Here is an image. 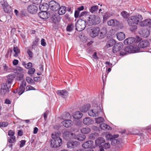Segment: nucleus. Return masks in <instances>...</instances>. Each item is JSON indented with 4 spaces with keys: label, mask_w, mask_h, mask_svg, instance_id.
<instances>
[{
    "label": "nucleus",
    "mask_w": 151,
    "mask_h": 151,
    "mask_svg": "<svg viewBox=\"0 0 151 151\" xmlns=\"http://www.w3.org/2000/svg\"><path fill=\"white\" fill-rule=\"evenodd\" d=\"M151 24V19H148L142 21H140L139 24L141 27H145L147 26H150Z\"/></svg>",
    "instance_id": "f3484780"
},
{
    "label": "nucleus",
    "mask_w": 151,
    "mask_h": 151,
    "mask_svg": "<svg viewBox=\"0 0 151 151\" xmlns=\"http://www.w3.org/2000/svg\"><path fill=\"white\" fill-rule=\"evenodd\" d=\"M115 43V41L113 39H111L108 41L107 45L109 47H110L113 46Z\"/></svg>",
    "instance_id": "58836bf2"
},
{
    "label": "nucleus",
    "mask_w": 151,
    "mask_h": 151,
    "mask_svg": "<svg viewBox=\"0 0 151 151\" xmlns=\"http://www.w3.org/2000/svg\"><path fill=\"white\" fill-rule=\"evenodd\" d=\"M123 47V45L122 43H119L115 44L114 45L112 51L114 53H116L120 50Z\"/></svg>",
    "instance_id": "9b49d317"
},
{
    "label": "nucleus",
    "mask_w": 151,
    "mask_h": 151,
    "mask_svg": "<svg viewBox=\"0 0 151 151\" xmlns=\"http://www.w3.org/2000/svg\"><path fill=\"white\" fill-rule=\"evenodd\" d=\"M35 71V69L33 68H30L27 72V73L29 75L33 74Z\"/></svg>",
    "instance_id": "3c124183"
},
{
    "label": "nucleus",
    "mask_w": 151,
    "mask_h": 151,
    "mask_svg": "<svg viewBox=\"0 0 151 151\" xmlns=\"http://www.w3.org/2000/svg\"><path fill=\"white\" fill-rule=\"evenodd\" d=\"M14 132L13 131L10 130L8 132V135L10 136V137L14 136Z\"/></svg>",
    "instance_id": "69168bd1"
},
{
    "label": "nucleus",
    "mask_w": 151,
    "mask_h": 151,
    "mask_svg": "<svg viewBox=\"0 0 151 151\" xmlns=\"http://www.w3.org/2000/svg\"><path fill=\"white\" fill-rule=\"evenodd\" d=\"M83 123L86 125H89L92 124L93 121L89 117H86L83 119Z\"/></svg>",
    "instance_id": "cd10ccee"
},
{
    "label": "nucleus",
    "mask_w": 151,
    "mask_h": 151,
    "mask_svg": "<svg viewBox=\"0 0 151 151\" xmlns=\"http://www.w3.org/2000/svg\"><path fill=\"white\" fill-rule=\"evenodd\" d=\"M116 35L117 39L119 41L124 40L125 38V34L122 32L117 33Z\"/></svg>",
    "instance_id": "2f4dec72"
},
{
    "label": "nucleus",
    "mask_w": 151,
    "mask_h": 151,
    "mask_svg": "<svg viewBox=\"0 0 151 151\" xmlns=\"http://www.w3.org/2000/svg\"><path fill=\"white\" fill-rule=\"evenodd\" d=\"M35 90L36 89L35 88H34L32 86H30V85H28L26 87V91H27L29 90Z\"/></svg>",
    "instance_id": "603ef678"
},
{
    "label": "nucleus",
    "mask_w": 151,
    "mask_h": 151,
    "mask_svg": "<svg viewBox=\"0 0 151 151\" xmlns=\"http://www.w3.org/2000/svg\"><path fill=\"white\" fill-rule=\"evenodd\" d=\"M91 130L90 128L88 127H83L81 130V132L83 134H88L90 132Z\"/></svg>",
    "instance_id": "72a5a7b5"
},
{
    "label": "nucleus",
    "mask_w": 151,
    "mask_h": 151,
    "mask_svg": "<svg viewBox=\"0 0 151 151\" xmlns=\"http://www.w3.org/2000/svg\"><path fill=\"white\" fill-rule=\"evenodd\" d=\"M143 129H144V130L146 129L147 130H151V124L144 129L140 127L137 128V129L135 130V132L133 133V134L139 135L141 139H145L147 137L146 135L144 134L143 133L139 131L140 130H141L142 131Z\"/></svg>",
    "instance_id": "39448f33"
},
{
    "label": "nucleus",
    "mask_w": 151,
    "mask_h": 151,
    "mask_svg": "<svg viewBox=\"0 0 151 151\" xmlns=\"http://www.w3.org/2000/svg\"><path fill=\"white\" fill-rule=\"evenodd\" d=\"M32 2L34 4H39L42 2V0H31Z\"/></svg>",
    "instance_id": "4d7b16f0"
},
{
    "label": "nucleus",
    "mask_w": 151,
    "mask_h": 151,
    "mask_svg": "<svg viewBox=\"0 0 151 151\" xmlns=\"http://www.w3.org/2000/svg\"><path fill=\"white\" fill-rule=\"evenodd\" d=\"M72 121L67 119L65 120L62 122V124L66 127H68L71 126L73 124Z\"/></svg>",
    "instance_id": "b1692460"
},
{
    "label": "nucleus",
    "mask_w": 151,
    "mask_h": 151,
    "mask_svg": "<svg viewBox=\"0 0 151 151\" xmlns=\"http://www.w3.org/2000/svg\"><path fill=\"white\" fill-rule=\"evenodd\" d=\"M42 79V78L40 77H36L34 78V81L35 82H39Z\"/></svg>",
    "instance_id": "0e129e2a"
},
{
    "label": "nucleus",
    "mask_w": 151,
    "mask_h": 151,
    "mask_svg": "<svg viewBox=\"0 0 151 151\" xmlns=\"http://www.w3.org/2000/svg\"><path fill=\"white\" fill-rule=\"evenodd\" d=\"M11 87L9 86L5 83H3L1 86L0 89V94L4 96L7 94L9 91V89Z\"/></svg>",
    "instance_id": "0eeeda50"
},
{
    "label": "nucleus",
    "mask_w": 151,
    "mask_h": 151,
    "mask_svg": "<svg viewBox=\"0 0 151 151\" xmlns=\"http://www.w3.org/2000/svg\"><path fill=\"white\" fill-rule=\"evenodd\" d=\"M106 137L107 140H111L113 139V135L111 134H108L106 135Z\"/></svg>",
    "instance_id": "6e6d98bb"
},
{
    "label": "nucleus",
    "mask_w": 151,
    "mask_h": 151,
    "mask_svg": "<svg viewBox=\"0 0 151 151\" xmlns=\"http://www.w3.org/2000/svg\"><path fill=\"white\" fill-rule=\"evenodd\" d=\"M27 53L30 58H32L33 57V53L31 50H30L28 49L27 50Z\"/></svg>",
    "instance_id": "e2e57ef3"
},
{
    "label": "nucleus",
    "mask_w": 151,
    "mask_h": 151,
    "mask_svg": "<svg viewBox=\"0 0 151 151\" xmlns=\"http://www.w3.org/2000/svg\"><path fill=\"white\" fill-rule=\"evenodd\" d=\"M122 16L124 18H126L127 17V15L128 13L125 12L123 11L121 13Z\"/></svg>",
    "instance_id": "13d9d810"
},
{
    "label": "nucleus",
    "mask_w": 151,
    "mask_h": 151,
    "mask_svg": "<svg viewBox=\"0 0 151 151\" xmlns=\"http://www.w3.org/2000/svg\"><path fill=\"white\" fill-rule=\"evenodd\" d=\"M90 35L92 37H95L98 36L99 33L100 29L98 27H94L91 29Z\"/></svg>",
    "instance_id": "ddd939ff"
},
{
    "label": "nucleus",
    "mask_w": 151,
    "mask_h": 151,
    "mask_svg": "<svg viewBox=\"0 0 151 151\" xmlns=\"http://www.w3.org/2000/svg\"><path fill=\"white\" fill-rule=\"evenodd\" d=\"M8 124L7 122H3L0 123V127H5L7 126Z\"/></svg>",
    "instance_id": "5fc2aeb1"
},
{
    "label": "nucleus",
    "mask_w": 151,
    "mask_h": 151,
    "mask_svg": "<svg viewBox=\"0 0 151 151\" xmlns=\"http://www.w3.org/2000/svg\"><path fill=\"white\" fill-rule=\"evenodd\" d=\"M86 22L84 20L78 21L76 24V29L80 32L84 29L86 27Z\"/></svg>",
    "instance_id": "423d86ee"
},
{
    "label": "nucleus",
    "mask_w": 151,
    "mask_h": 151,
    "mask_svg": "<svg viewBox=\"0 0 151 151\" xmlns=\"http://www.w3.org/2000/svg\"><path fill=\"white\" fill-rule=\"evenodd\" d=\"M150 45L149 42L147 40H142L138 44L139 47L144 48L147 47Z\"/></svg>",
    "instance_id": "412c9836"
},
{
    "label": "nucleus",
    "mask_w": 151,
    "mask_h": 151,
    "mask_svg": "<svg viewBox=\"0 0 151 151\" xmlns=\"http://www.w3.org/2000/svg\"><path fill=\"white\" fill-rule=\"evenodd\" d=\"M99 37L100 39H102L104 37L107 32V31L106 28L105 27H103L100 31Z\"/></svg>",
    "instance_id": "5701e85b"
},
{
    "label": "nucleus",
    "mask_w": 151,
    "mask_h": 151,
    "mask_svg": "<svg viewBox=\"0 0 151 151\" xmlns=\"http://www.w3.org/2000/svg\"><path fill=\"white\" fill-rule=\"evenodd\" d=\"M49 7V4L46 3H43L42 4L40 5L39 6L40 10L42 12H47Z\"/></svg>",
    "instance_id": "4be33fe9"
},
{
    "label": "nucleus",
    "mask_w": 151,
    "mask_h": 151,
    "mask_svg": "<svg viewBox=\"0 0 151 151\" xmlns=\"http://www.w3.org/2000/svg\"><path fill=\"white\" fill-rule=\"evenodd\" d=\"M26 82L23 80L20 84L18 90V94L19 95L22 94L25 90V87L26 86Z\"/></svg>",
    "instance_id": "1a4fd4ad"
},
{
    "label": "nucleus",
    "mask_w": 151,
    "mask_h": 151,
    "mask_svg": "<svg viewBox=\"0 0 151 151\" xmlns=\"http://www.w3.org/2000/svg\"><path fill=\"white\" fill-rule=\"evenodd\" d=\"M86 138V136L82 134H79L77 135H75L74 137V139H77L80 141L83 140Z\"/></svg>",
    "instance_id": "473e14b6"
},
{
    "label": "nucleus",
    "mask_w": 151,
    "mask_h": 151,
    "mask_svg": "<svg viewBox=\"0 0 151 151\" xmlns=\"http://www.w3.org/2000/svg\"><path fill=\"white\" fill-rule=\"evenodd\" d=\"M73 25L72 24L68 25L67 26L66 28L67 31L71 32L73 30Z\"/></svg>",
    "instance_id": "49530a36"
},
{
    "label": "nucleus",
    "mask_w": 151,
    "mask_h": 151,
    "mask_svg": "<svg viewBox=\"0 0 151 151\" xmlns=\"http://www.w3.org/2000/svg\"><path fill=\"white\" fill-rule=\"evenodd\" d=\"M13 50L14 52L15 53L14 55V56L15 57H17L18 55V54L19 52V50L18 48V47H14L13 48Z\"/></svg>",
    "instance_id": "c03bdc74"
},
{
    "label": "nucleus",
    "mask_w": 151,
    "mask_h": 151,
    "mask_svg": "<svg viewBox=\"0 0 151 151\" xmlns=\"http://www.w3.org/2000/svg\"><path fill=\"white\" fill-rule=\"evenodd\" d=\"M111 140V144L113 145H114L113 143H114V145H116V144H117L118 142H119V141H118L117 139H113Z\"/></svg>",
    "instance_id": "774afa93"
},
{
    "label": "nucleus",
    "mask_w": 151,
    "mask_h": 151,
    "mask_svg": "<svg viewBox=\"0 0 151 151\" xmlns=\"http://www.w3.org/2000/svg\"><path fill=\"white\" fill-rule=\"evenodd\" d=\"M16 141L15 137L13 136L10 137V139H9L8 141L9 143H13Z\"/></svg>",
    "instance_id": "8fccbe9b"
},
{
    "label": "nucleus",
    "mask_w": 151,
    "mask_h": 151,
    "mask_svg": "<svg viewBox=\"0 0 151 151\" xmlns=\"http://www.w3.org/2000/svg\"><path fill=\"white\" fill-rule=\"evenodd\" d=\"M132 48V47L131 46H130L125 47L124 49V51L126 52L131 53H132L131 49Z\"/></svg>",
    "instance_id": "a18cd8bd"
},
{
    "label": "nucleus",
    "mask_w": 151,
    "mask_h": 151,
    "mask_svg": "<svg viewBox=\"0 0 151 151\" xmlns=\"http://www.w3.org/2000/svg\"><path fill=\"white\" fill-rule=\"evenodd\" d=\"M52 139L51 140L50 146L53 148H57L60 146L62 144L61 139L57 136L55 133H53L51 135Z\"/></svg>",
    "instance_id": "f03ea898"
},
{
    "label": "nucleus",
    "mask_w": 151,
    "mask_h": 151,
    "mask_svg": "<svg viewBox=\"0 0 151 151\" xmlns=\"http://www.w3.org/2000/svg\"><path fill=\"white\" fill-rule=\"evenodd\" d=\"M49 8L53 11H57L60 6V5L57 2L52 0L49 2Z\"/></svg>",
    "instance_id": "6e6552de"
},
{
    "label": "nucleus",
    "mask_w": 151,
    "mask_h": 151,
    "mask_svg": "<svg viewBox=\"0 0 151 151\" xmlns=\"http://www.w3.org/2000/svg\"><path fill=\"white\" fill-rule=\"evenodd\" d=\"M23 77V75L22 73H18L17 76V80L20 81L22 80Z\"/></svg>",
    "instance_id": "de8ad7c7"
},
{
    "label": "nucleus",
    "mask_w": 151,
    "mask_h": 151,
    "mask_svg": "<svg viewBox=\"0 0 151 151\" xmlns=\"http://www.w3.org/2000/svg\"><path fill=\"white\" fill-rule=\"evenodd\" d=\"M3 68L4 71L6 72H8L9 68L6 64H2Z\"/></svg>",
    "instance_id": "052dcab7"
},
{
    "label": "nucleus",
    "mask_w": 151,
    "mask_h": 151,
    "mask_svg": "<svg viewBox=\"0 0 151 151\" xmlns=\"http://www.w3.org/2000/svg\"><path fill=\"white\" fill-rule=\"evenodd\" d=\"M26 141L25 140H22L20 141V147H23L26 143Z\"/></svg>",
    "instance_id": "338daca9"
},
{
    "label": "nucleus",
    "mask_w": 151,
    "mask_h": 151,
    "mask_svg": "<svg viewBox=\"0 0 151 151\" xmlns=\"http://www.w3.org/2000/svg\"><path fill=\"white\" fill-rule=\"evenodd\" d=\"M98 136V133L97 132H94L90 134L89 138L91 139H94L97 138Z\"/></svg>",
    "instance_id": "ea45409f"
},
{
    "label": "nucleus",
    "mask_w": 151,
    "mask_h": 151,
    "mask_svg": "<svg viewBox=\"0 0 151 151\" xmlns=\"http://www.w3.org/2000/svg\"><path fill=\"white\" fill-rule=\"evenodd\" d=\"M26 80L29 84L33 85L35 84V82L30 78L29 77H27Z\"/></svg>",
    "instance_id": "79ce46f5"
},
{
    "label": "nucleus",
    "mask_w": 151,
    "mask_h": 151,
    "mask_svg": "<svg viewBox=\"0 0 151 151\" xmlns=\"http://www.w3.org/2000/svg\"><path fill=\"white\" fill-rule=\"evenodd\" d=\"M92 106L93 108L88 111V115L91 116L96 117L101 113L103 114L102 105L99 102L94 100L92 102Z\"/></svg>",
    "instance_id": "f257e3e1"
},
{
    "label": "nucleus",
    "mask_w": 151,
    "mask_h": 151,
    "mask_svg": "<svg viewBox=\"0 0 151 151\" xmlns=\"http://www.w3.org/2000/svg\"><path fill=\"white\" fill-rule=\"evenodd\" d=\"M100 128L102 129L105 130H111V128L109 126L105 123L101 124L99 125Z\"/></svg>",
    "instance_id": "7c9ffc66"
},
{
    "label": "nucleus",
    "mask_w": 151,
    "mask_h": 151,
    "mask_svg": "<svg viewBox=\"0 0 151 151\" xmlns=\"http://www.w3.org/2000/svg\"><path fill=\"white\" fill-rule=\"evenodd\" d=\"M135 38L134 37H129L124 40V43L125 45H130L135 42Z\"/></svg>",
    "instance_id": "393cba45"
},
{
    "label": "nucleus",
    "mask_w": 151,
    "mask_h": 151,
    "mask_svg": "<svg viewBox=\"0 0 151 151\" xmlns=\"http://www.w3.org/2000/svg\"><path fill=\"white\" fill-rule=\"evenodd\" d=\"M142 19V15L138 14L131 16L128 19L127 22L128 24H139L140 22L141 21Z\"/></svg>",
    "instance_id": "20e7f679"
},
{
    "label": "nucleus",
    "mask_w": 151,
    "mask_h": 151,
    "mask_svg": "<svg viewBox=\"0 0 151 151\" xmlns=\"http://www.w3.org/2000/svg\"><path fill=\"white\" fill-rule=\"evenodd\" d=\"M96 122L98 124L103 123L104 121V118L102 117H99L95 119Z\"/></svg>",
    "instance_id": "a19ab883"
},
{
    "label": "nucleus",
    "mask_w": 151,
    "mask_h": 151,
    "mask_svg": "<svg viewBox=\"0 0 151 151\" xmlns=\"http://www.w3.org/2000/svg\"><path fill=\"white\" fill-rule=\"evenodd\" d=\"M105 64L106 65V67H110L112 68L113 66L112 64L108 61H106Z\"/></svg>",
    "instance_id": "680f3d73"
},
{
    "label": "nucleus",
    "mask_w": 151,
    "mask_h": 151,
    "mask_svg": "<svg viewBox=\"0 0 151 151\" xmlns=\"http://www.w3.org/2000/svg\"><path fill=\"white\" fill-rule=\"evenodd\" d=\"M39 17L41 19H45L48 18L50 16V14L45 12L41 11L38 14Z\"/></svg>",
    "instance_id": "4468645a"
},
{
    "label": "nucleus",
    "mask_w": 151,
    "mask_h": 151,
    "mask_svg": "<svg viewBox=\"0 0 151 151\" xmlns=\"http://www.w3.org/2000/svg\"><path fill=\"white\" fill-rule=\"evenodd\" d=\"M99 9V7L97 5L92 6L89 10L90 12L92 14L94 13Z\"/></svg>",
    "instance_id": "e433bc0d"
},
{
    "label": "nucleus",
    "mask_w": 151,
    "mask_h": 151,
    "mask_svg": "<svg viewBox=\"0 0 151 151\" xmlns=\"http://www.w3.org/2000/svg\"><path fill=\"white\" fill-rule=\"evenodd\" d=\"M110 145L109 143H105L102 147L103 148L107 149L110 148Z\"/></svg>",
    "instance_id": "864d4df0"
},
{
    "label": "nucleus",
    "mask_w": 151,
    "mask_h": 151,
    "mask_svg": "<svg viewBox=\"0 0 151 151\" xmlns=\"http://www.w3.org/2000/svg\"><path fill=\"white\" fill-rule=\"evenodd\" d=\"M79 143L76 141L68 142L67 143L68 148H71L76 147L79 145Z\"/></svg>",
    "instance_id": "a211bd4d"
},
{
    "label": "nucleus",
    "mask_w": 151,
    "mask_h": 151,
    "mask_svg": "<svg viewBox=\"0 0 151 151\" xmlns=\"http://www.w3.org/2000/svg\"><path fill=\"white\" fill-rule=\"evenodd\" d=\"M89 26L98 24L100 23L101 19L98 16L91 14L87 16L86 21Z\"/></svg>",
    "instance_id": "7ed1b4c3"
},
{
    "label": "nucleus",
    "mask_w": 151,
    "mask_h": 151,
    "mask_svg": "<svg viewBox=\"0 0 151 151\" xmlns=\"http://www.w3.org/2000/svg\"><path fill=\"white\" fill-rule=\"evenodd\" d=\"M93 144V142L92 141L89 140L84 142L82 146L84 148H92L94 147Z\"/></svg>",
    "instance_id": "dca6fc26"
},
{
    "label": "nucleus",
    "mask_w": 151,
    "mask_h": 151,
    "mask_svg": "<svg viewBox=\"0 0 151 151\" xmlns=\"http://www.w3.org/2000/svg\"><path fill=\"white\" fill-rule=\"evenodd\" d=\"M32 63L31 62H29L26 65H25V68L29 69L32 67Z\"/></svg>",
    "instance_id": "bf43d9fd"
},
{
    "label": "nucleus",
    "mask_w": 151,
    "mask_h": 151,
    "mask_svg": "<svg viewBox=\"0 0 151 151\" xmlns=\"http://www.w3.org/2000/svg\"><path fill=\"white\" fill-rule=\"evenodd\" d=\"M90 106V104H87L81 107L80 108V110L82 112H85L88 110Z\"/></svg>",
    "instance_id": "c85d7f7f"
},
{
    "label": "nucleus",
    "mask_w": 151,
    "mask_h": 151,
    "mask_svg": "<svg viewBox=\"0 0 151 151\" xmlns=\"http://www.w3.org/2000/svg\"><path fill=\"white\" fill-rule=\"evenodd\" d=\"M58 94L63 98L67 97L68 95L67 91L65 90L59 91H58Z\"/></svg>",
    "instance_id": "bb28decb"
},
{
    "label": "nucleus",
    "mask_w": 151,
    "mask_h": 151,
    "mask_svg": "<svg viewBox=\"0 0 151 151\" xmlns=\"http://www.w3.org/2000/svg\"><path fill=\"white\" fill-rule=\"evenodd\" d=\"M142 36L144 37H148L150 35L149 31L147 29H145L142 32Z\"/></svg>",
    "instance_id": "4c0bfd02"
},
{
    "label": "nucleus",
    "mask_w": 151,
    "mask_h": 151,
    "mask_svg": "<svg viewBox=\"0 0 151 151\" xmlns=\"http://www.w3.org/2000/svg\"><path fill=\"white\" fill-rule=\"evenodd\" d=\"M27 9L29 13L33 14H35L37 12L38 8L36 6L31 4L28 6Z\"/></svg>",
    "instance_id": "f8f14e48"
},
{
    "label": "nucleus",
    "mask_w": 151,
    "mask_h": 151,
    "mask_svg": "<svg viewBox=\"0 0 151 151\" xmlns=\"http://www.w3.org/2000/svg\"><path fill=\"white\" fill-rule=\"evenodd\" d=\"M105 141V140L104 138L99 137L96 140L95 143L97 145H98L101 143L104 142Z\"/></svg>",
    "instance_id": "c9c22d12"
},
{
    "label": "nucleus",
    "mask_w": 151,
    "mask_h": 151,
    "mask_svg": "<svg viewBox=\"0 0 151 151\" xmlns=\"http://www.w3.org/2000/svg\"><path fill=\"white\" fill-rule=\"evenodd\" d=\"M66 7L64 6H62L59 7L58 9V13L59 15H63L65 14L66 11Z\"/></svg>",
    "instance_id": "a878e982"
},
{
    "label": "nucleus",
    "mask_w": 151,
    "mask_h": 151,
    "mask_svg": "<svg viewBox=\"0 0 151 151\" xmlns=\"http://www.w3.org/2000/svg\"><path fill=\"white\" fill-rule=\"evenodd\" d=\"M14 75L10 74L7 76V79L6 83H5L9 86L11 87V86L12 83L14 79Z\"/></svg>",
    "instance_id": "2eb2a0df"
},
{
    "label": "nucleus",
    "mask_w": 151,
    "mask_h": 151,
    "mask_svg": "<svg viewBox=\"0 0 151 151\" xmlns=\"http://www.w3.org/2000/svg\"><path fill=\"white\" fill-rule=\"evenodd\" d=\"M83 116L82 113L79 111H77L75 112L73 115V118L75 119H79Z\"/></svg>",
    "instance_id": "c756f323"
},
{
    "label": "nucleus",
    "mask_w": 151,
    "mask_h": 151,
    "mask_svg": "<svg viewBox=\"0 0 151 151\" xmlns=\"http://www.w3.org/2000/svg\"><path fill=\"white\" fill-rule=\"evenodd\" d=\"M1 5L6 13H10L12 12V9L11 7L8 4L7 2L4 4L3 5Z\"/></svg>",
    "instance_id": "9d476101"
},
{
    "label": "nucleus",
    "mask_w": 151,
    "mask_h": 151,
    "mask_svg": "<svg viewBox=\"0 0 151 151\" xmlns=\"http://www.w3.org/2000/svg\"><path fill=\"white\" fill-rule=\"evenodd\" d=\"M119 24V22L116 19H110L107 22V24L109 26L112 27H115L117 26Z\"/></svg>",
    "instance_id": "6ab92c4d"
},
{
    "label": "nucleus",
    "mask_w": 151,
    "mask_h": 151,
    "mask_svg": "<svg viewBox=\"0 0 151 151\" xmlns=\"http://www.w3.org/2000/svg\"><path fill=\"white\" fill-rule=\"evenodd\" d=\"M131 46L132 47L131 49L132 53H135L140 52L139 48L137 46L135 45H131Z\"/></svg>",
    "instance_id": "f704fd0d"
},
{
    "label": "nucleus",
    "mask_w": 151,
    "mask_h": 151,
    "mask_svg": "<svg viewBox=\"0 0 151 151\" xmlns=\"http://www.w3.org/2000/svg\"><path fill=\"white\" fill-rule=\"evenodd\" d=\"M90 13L88 12L84 11L82 12L80 15V17H81L83 16H86V18L87 16L89 15Z\"/></svg>",
    "instance_id": "09e8293b"
},
{
    "label": "nucleus",
    "mask_w": 151,
    "mask_h": 151,
    "mask_svg": "<svg viewBox=\"0 0 151 151\" xmlns=\"http://www.w3.org/2000/svg\"><path fill=\"white\" fill-rule=\"evenodd\" d=\"M61 20L60 17L58 15L55 14L52 15L51 17V20L55 24H57L59 23Z\"/></svg>",
    "instance_id": "aec40b11"
},
{
    "label": "nucleus",
    "mask_w": 151,
    "mask_h": 151,
    "mask_svg": "<svg viewBox=\"0 0 151 151\" xmlns=\"http://www.w3.org/2000/svg\"><path fill=\"white\" fill-rule=\"evenodd\" d=\"M130 26L129 29L132 31H134L137 29V27L136 24H129Z\"/></svg>",
    "instance_id": "37998d69"
}]
</instances>
